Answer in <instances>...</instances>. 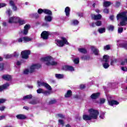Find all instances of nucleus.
<instances>
[{"mask_svg": "<svg viewBox=\"0 0 127 127\" xmlns=\"http://www.w3.org/2000/svg\"><path fill=\"white\" fill-rule=\"evenodd\" d=\"M89 115L84 114L83 115L84 121H91V120H97L99 116V111L93 109L88 110Z\"/></svg>", "mask_w": 127, "mask_h": 127, "instance_id": "f257e3e1", "label": "nucleus"}, {"mask_svg": "<svg viewBox=\"0 0 127 127\" xmlns=\"http://www.w3.org/2000/svg\"><path fill=\"white\" fill-rule=\"evenodd\" d=\"M127 11L122 12L118 14L117 16V19L119 20L120 18L121 19V21L120 24H118L119 26H125L127 24Z\"/></svg>", "mask_w": 127, "mask_h": 127, "instance_id": "f03ea898", "label": "nucleus"}, {"mask_svg": "<svg viewBox=\"0 0 127 127\" xmlns=\"http://www.w3.org/2000/svg\"><path fill=\"white\" fill-rule=\"evenodd\" d=\"M41 61L44 62L47 66H57L58 63L55 61V60L51 57H47L41 59Z\"/></svg>", "mask_w": 127, "mask_h": 127, "instance_id": "7ed1b4c3", "label": "nucleus"}, {"mask_svg": "<svg viewBox=\"0 0 127 127\" xmlns=\"http://www.w3.org/2000/svg\"><path fill=\"white\" fill-rule=\"evenodd\" d=\"M56 42L57 45H58V46H59L60 47H63L64 44H66L67 45L69 44V43H68V41H67V40H66L65 38H62V41L59 40H56Z\"/></svg>", "mask_w": 127, "mask_h": 127, "instance_id": "20e7f679", "label": "nucleus"}, {"mask_svg": "<svg viewBox=\"0 0 127 127\" xmlns=\"http://www.w3.org/2000/svg\"><path fill=\"white\" fill-rule=\"evenodd\" d=\"M38 84V87H45L48 89V90H49L50 91L51 90V86L50 85H48V84L41 81H37Z\"/></svg>", "mask_w": 127, "mask_h": 127, "instance_id": "39448f33", "label": "nucleus"}, {"mask_svg": "<svg viewBox=\"0 0 127 127\" xmlns=\"http://www.w3.org/2000/svg\"><path fill=\"white\" fill-rule=\"evenodd\" d=\"M30 55V51H23L21 53L22 58H23L24 59H28V57Z\"/></svg>", "mask_w": 127, "mask_h": 127, "instance_id": "423d86ee", "label": "nucleus"}, {"mask_svg": "<svg viewBox=\"0 0 127 127\" xmlns=\"http://www.w3.org/2000/svg\"><path fill=\"white\" fill-rule=\"evenodd\" d=\"M24 28V30L23 31H21V33H23V34H24V35H26V34L28 33V30L30 29V25H25Z\"/></svg>", "mask_w": 127, "mask_h": 127, "instance_id": "0eeeda50", "label": "nucleus"}, {"mask_svg": "<svg viewBox=\"0 0 127 127\" xmlns=\"http://www.w3.org/2000/svg\"><path fill=\"white\" fill-rule=\"evenodd\" d=\"M48 36H49V32L44 31L41 34V37L43 39H48Z\"/></svg>", "mask_w": 127, "mask_h": 127, "instance_id": "6e6552de", "label": "nucleus"}, {"mask_svg": "<svg viewBox=\"0 0 127 127\" xmlns=\"http://www.w3.org/2000/svg\"><path fill=\"white\" fill-rule=\"evenodd\" d=\"M40 68V65L39 64H33L32 66H30V73H33L34 72V70L35 69H38Z\"/></svg>", "mask_w": 127, "mask_h": 127, "instance_id": "1a4fd4ad", "label": "nucleus"}, {"mask_svg": "<svg viewBox=\"0 0 127 127\" xmlns=\"http://www.w3.org/2000/svg\"><path fill=\"white\" fill-rule=\"evenodd\" d=\"M18 19V17H11L9 18L8 22L9 23H16Z\"/></svg>", "mask_w": 127, "mask_h": 127, "instance_id": "9d476101", "label": "nucleus"}, {"mask_svg": "<svg viewBox=\"0 0 127 127\" xmlns=\"http://www.w3.org/2000/svg\"><path fill=\"white\" fill-rule=\"evenodd\" d=\"M91 17L94 20H100L102 18V15L99 14L98 15H95L94 14H91Z\"/></svg>", "mask_w": 127, "mask_h": 127, "instance_id": "9b49d317", "label": "nucleus"}, {"mask_svg": "<svg viewBox=\"0 0 127 127\" xmlns=\"http://www.w3.org/2000/svg\"><path fill=\"white\" fill-rule=\"evenodd\" d=\"M37 92L38 94H45V95H50V93L49 91H44L43 89L39 88L37 90Z\"/></svg>", "mask_w": 127, "mask_h": 127, "instance_id": "f8f14e48", "label": "nucleus"}, {"mask_svg": "<svg viewBox=\"0 0 127 127\" xmlns=\"http://www.w3.org/2000/svg\"><path fill=\"white\" fill-rule=\"evenodd\" d=\"M2 78L6 81H10L12 79L11 75L8 74H4L2 75Z\"/></svg>", "mask_w": 127, "mask_h": 127, "instance_id": "ddd939ff", "label": "nucleus"}, {"mask_svg": "<svg viewBox=\"0 0 127 127\" xmlns=\"http://www.w3.org/2000/svg\"><path fill=\"white\" fill-rule=\"evenodd\" d=\"M52 19H53V17L51 15H47L45 17V20L46 22H51L52 21Z\"/></svg>", "mask_w": 127, "mask_h": 127, "instance_id": "4468645a", "label": "nucleus"}, {"mask_svg": "<svg viewBox=\"0 0 127 127\" xmlns=\"http://www.w3.org/2000/svg\"><path fill=\"white\" fill-rule=\"evenodd\" d=\"M99 96H100V93L97 92L96 93L92 94V95L90 96V98H91L92 99L95 100L99 98Z\"/></svg>", "mask_w": 127, "mask_h": 127, "instance_id": "2eb2a0df", "label": "nucleus"}, {"mask_svg": "<svg viewBox=\"0 0 127 127\" xmlns=\"http://www.w3.org/2000/svg\"><path fill=\"white\" fill-rule=\"evenodd\" d=\"M108 103L110 106H114V105H119V104H120L119 102L116 100L109 101H108Z\"/></svg>", "mask_w": 127, "mask_h": 127, "instance_id": "dca6fc26", "label": "nucleus"}, {"mask_svg": "<svg viewBox=\"0 0 127 127\" xmlns=\"http://www.w3.org/2000/svg\"><path fill=\"white\" fill-rule=\"evenodd\" d=\"M38 103H39V100L36 99L32 100L29 102V104L33 105H37Z\"/></svg>", "mask_w": 127, "mask_h": 127, "instance_id": "f3484780", "label": "nucleus"}, {"mask_svg": "<svg viewBox=\"0 0 127 127\" xmlns=\"http://www.w3.org/2000/svg\"><path fill=\"white\" fill-rule=\"evenodd\" d=\"M91 50L93 51L95 55H99V50H98V49L95 48L94 47H92Z\"/></svg>", "mask_w": 127, "mask_h": 127, "instance_id": "a211bd4d", "label": "nucleus"}, {"mask_svg": "<svg viewBox=\"0 0 127 127\" xmlns=\"http://www.w3.org/2000/svg\"><path fill=\"white\" fill-rule=\"evenodd\" d=\"M16 117L18 120H25V119H26V117H25L24 115L22 114L17 115Z\"/></svg>", "mask_w": 127, "mask_h": 127, "instance_id": "6ab92c4d", "label": "nucleus"}, {"mask_svg": "<svg viewBox=\"0 0 127 127\" xmlns=\"http://www.w3.org/2000/svg\"><path fill=\"white\" fill-rule=\"evenodd\" d=\"M17 22H18V23H19L20 25L25 24V21L19 17H18V20H17Z\"/></svg>", "mask_w": 127, "mask_h": 127, "instance_id": "aec40b11", "label": "nucleus"}, {"mask_svg": "<svg viewBox=\"0 0 127 127\" xmlns=\"http://www.w3.org/2000/svg\"><path fill=\"white\" fill-rule=\"evenodd\" d=\"M72 96V91L68 90L65 95V98H70Z\"/></svg>", "mask_w": 127, "mask_h": 127, "instance_id": "412c9836", "label": "nucleus"}, {"mask_svg": "<svg viewBox=\"0 0 127 127\" xmlns=\"http://www.w3.org/2000/svg\"><path fill=\"white\" fill-rule=\"evenodd\" d=\"M70 7H65L64 11H65L66 16H69V15L70 14Z\"/></svg>", "mask_w": 127, "mask_h": 127, "instance_id": "4be33fe9", "label": "nucleus"}, {"mask_svg": "<svg viewBox=\"0 0 127 127\" xmlns=\"http://www.w3.org/2000/svg\"><path fill=\"white\" fill-rule=\"evenodd\" d=\"M30 17H31L32 18H38L39 17V15H38V13H37L30 14Z\"/></svg>", "mask_w": 127, "mask_h": 127, "instance_id": "5701e85b", "label": "nucleus"}, {"mask_svg": "<svg viewBox=\"0 0 127 127\" xmlns=\"http://www.w3.org/2000/svg\"><path fill=\"white\" fill-rule=\"evenodd\" d=\"M24 42H29V41H31L32 39L29 37H23Z\"/></svg>", "mask_w": 127, "mask_h": 127, "instance_id": "b1692460", "label": "nucleus"}, {"mask_svg": "<svg viewBox=\"0 0 127 127\" xmlns=\"http://www.w3.org/2000/svg\"><path fill=\"white\" fill-rule=\"evenodd\" d=\"M30 99H32V95L29 94L28 95H26L25 96H23V100H30Z\"/></svg>", "mask_w": 127, "mask_h": 127, "instance_id": "393cba45", "label": "nucleus"}, {"mask_svg": "<svg viewBox=\"0 0 127 127\" xmlns=\"http://www.w3.org/2000/svg\"><path fill=\"white\" fill-rule=\"evenodd\" d=\"M102 62H105V63H108V62H109V56L107 55H104L103 56Z\"/></svg>", "mask_w": 127, "mask_h": 127, "instance_id": "a878e982", "label": "nucleus"}, {"mask_svg": "<svg viewBox=\"0 0 127 127\" xmlns=\"http://www.w3.org/2000/svg\"><path fill=\"white\" fill-rule=\"evenodd\" d=\"M44 13L48 14L49 15H52V12L51 10L47 9H44Z\"/></svg>", "mask_w": 127, "mask_h": 127, "instance_id": "bb28decb", "label": "nucleus"}, {"mask_svg": "<svg viewBox=\"0 0 127 127\" xmlns=\"http://www.w3.org/2000/svg\"><path fill=\"white\" fill-rule=\"evenodd\" d=\"M78 51L80 52V53L86 54L87 53V50L84 48H79L78 49Z\"/></svg>", "mask_w": 127, "mask_h": 127, "instance_id": "cd10ccee", "label": "nucleus"}, {"mask_svg": "<svg viewBox=\"0 0 127 127\" xmlns=\"http://www.w3.org/2000/svg\"><path fill=\"white\" fill-rule=\"evenodd\" d=\"M98 31L100 34L104 33V32H106V28H100L98 29Z\"/></svg>", "mask_w": 127, "mask_h": 127, "instance_id": "c85d7f7f", "label": "nucleus"}, {"mask_svg": "<svg viewBox=\"0 0 127 127\" xmlns=\"http://www.w3.org/2000/svg\"><path fill=\"white\" fill-rule=\"evenodd\" d=\"M111 4H112L111 1H105L104 2V5L105 6V7H107V6H110Z\"/></svg>", "mask_w": 127, "mask_h": 127, "instance_id": "c756f323", "label": "nucleus"}, {"mask_svg": "<svg viewBox=\"0 0 127 127\" xmlns=\"http://www.w3.org/2000/svg\"><path fill=\"white\" fill-rule=\"evenodd\" d=\"M55 76L57 79H62L64 77V75L62 74H56Z\"/></svg>", "mask_w": 127, "mask_h": 127, "instance_id": "7c9ffc66", "label": "nucleus"}, {"mask_svg": "<svg viewBox=\"0 0 127 127\" xmlns=\"http://www.w3.org/2000/svg\"><path fill=\"white\" fill-rule=\"evenodd\" d=\"M12 57H16L17 58L18 56H19V53H18L17 52H15L13 54H12Z\"/></svg>", "mask_w": 127, "mask_h": 127, "instance_id": "2f4dec72", "label": "nucleus"}, {"mask_svg": "<svg viewBox=\"0 0 127 127\" xmlns=\"http://www.w3.org/2000/svg\"><path fill=\"white\" fill-rule=\"evenodd\" d=\"M73 62L74 63V64H79L80 59L78 58H75L73 60Z\"/></svg>", "mask_w": 127, "mask_h": 127, "instance_id": "473e14b6", "label": "nucleus"}, {"mask_svg": "<svg viewBox=\"0 0 127 127\" xmlns=\"http://www.w3.org/2000/svg\"><path fill=\"white\" fill-rule=\"evenodd\" d=\"M4 58H5L6 59H8L9 58H12V54H8V55H5L4 56Z\"/></svg>", "mask_w": 127, "mask_h": 127, "instance_id": "72a5a7b5", "label": "nucleus"}, {"mask_svg": "<svg viewBox=\"0 0 127 127\" xmlns=\"http://www.w3.org/2000/svg\"><path fill=\"white\" fill-rule=\"evenodd\" d=\"M121 2L119 1H117L115 3V7H120V6H121Z\"/></svg>", "mask_w": 127, "mask_h": 127, "instance_id": "f704fd0d", "label": "nucleus"}, {"mask_svg": "<svg viewBox=\"0 0 127 127\" xmlns=\"http://www.w3.org/2000/svg\"><path fill=\"white\" fill-rule=\"evenodd\" d=\"M99 118H100V119H101L102 120H104V119H105V113L101 112L100 113Z\"/></svg>", "mask_w": 127, "mask_h": 127, "instance_id": "c9c22d12", "label": "nucleus"}, {"mask_svg": "<svg viewBox=\"0 0 127 127\" xmlns=\"http://www.w3.org/2000/svg\"><path fill=\"white\" fill-rule=\"evenodd\" d=\"M103 66L105 69H108L109 67H110V65H109V64L106 63L103 64Z\"/></svg>", "mask_w": 127, "mask_h": 127, "instance_id": "e433bc0d", "label": "nucleus"}, {"mask_svg": "<svg viewBox=\"0 0 127 127\" xmlns=\"http://www.w3.org/2000/svg\"><path fill=\"white\" fill-rule=\"evenodd\" d=\"M81 58L82 60H89V59H90V57H89V56L87 57L86 56H83L81 57Z\"/></svg>", "mask_w": 127, "mask_h": 127, "instance_id": "4c0bfd02", "label": "nucleus"}, {"mask_svg": "<svg viewBox=\"0 0 127 127\" xmlns=\"http://www.w3.org/2000/svg\"><path fill=\"white\" fill-rule=\"evenodd\" d=\"M29 73H30V70L28 69H26L23 71V73L25 74V75H27V74H29Z\"/></svg>", "mask_w": 127, "mask_h": 127, "instance_id": "58836bf2", "label": "nucleus"}, {"mask_svg": "<svg viewBox=\"0 0 127 127\" xmlns=\"http://www.w3.org/2000/svg\"><path fill=\"white\" fill-rule=\"evenodd\" d=\"M95 25H96V26H101L102 25V21H97L95 23Z\"/></svg>", "mask_w": 127, "mask_h": 127, "instance_id": "ea45409f", "label": "nucleus"}, {"mask_svg": "<svg viewBox=\"0 0 127 127\" xmlns=\"http://www.w3.org/2000/svg\"><path fill=\"white\" fill-rule=\"evenodd\" d=\"M104 50H110L111 49V46L110 45H107L104 47Z\"/></svg>", "mask_w": 127, "mask_h": 127, "instance_id": "a19ab883", "label": "nucleus"}, {"mask_svg": "<svg viewBox=\"0 0 127 127\" xmlns=\"http://www.w3.org/2000/svg\"><path fill=\"white\" fill-rule=\"evenodd\" d=\"M72 22L73 25H77V24H79V22L77 20H73L72 21Z\"/></svg>", "mask_w": 127, "mask_h": 127, "instance_id": "79ce46f5", "label": "nucleus"}, {"mask_svg": "<svg viewBox=\"0 0 127 127\" xmlns=\"http://www.w3.org/2000/svg\"><path fill=\"white\" fill-rule=\"evenodd\" d=\"M8 87H9V83H5L2 86V88H3V89H6V88H8Z\"/></svg>", "mask_w": 127, "mask_h": 127, "instance_id": "37998d69", "label": "nucleus"}, {"mask_svg": "<svg viewBox=\"0 0 127 127\" xmlns=\"http://www.w3.org/2000/svg\"><path fill=\"white\" fill-rule=\"evenodd\" d=\"M42 26L44 27H49V24L47 22H44L43 23Z\"/></svg>", "mask_w": 127, "mask_h": 127, "instance_id": "c03bdc74", "label": "nucleus"}, {"mask_svg": "<svg viewBox=\"0 0 127 127\" xmlns=\"http://www.w3.org/2000/svg\"><path fill=\"white\" fill-rule=\"evenodd\" d=\"M74 67H73V66L68 65L67 71H74Z\"/></svg>", "mask_w": 127, "mask_h": 127, "instance_id": "a18cd8bd", "label": "nucleus"}, {"mask_svg": "<svg viewBox=\"0 0 127 127\" xmlns=\"http://www.w3.org/2000/svg\"><path fill=\"white\" fill-rule=\"evenodd\" d=\"M117 62V59H113L111 62V65L112 66L114 65V64H115V63H116Z\"/></svg>", "mask_w": 127, "mask_h": 127, "instance_id": "49530a36", "label": "nucleus"}, {"mask_svg": "<svg viewBox=\"0 0 127 127\" xmlns=\"http://www.w3.org/2000/svg\"><path fill=\"white\" fill-rule=\"evenodd\" d=\"M108 28L109 30H111V31H113L114 30V26L113 25H110L108 27Z\"/></svg>", "mask_w": 127, "mask_h": 127, "instance_id": "de8ad7c7", "label": "nucleus"}, {"mask_svg": "<svg viewBox=\"0 0 127 127\" xmlns=\"http://www.w3.org/2000/svg\"><path fill=\"white\" fill-rule=\"evenodd\" d=\"M6 13L7 14H8V15H10V14H11V13H12V11H11V10H10V9H7V11H6Z\"/></svg>", "mask_w": 127, "mask_h": 127, "instance_id": "09e8293b", "label": "nucleus"}, {"mask_svg": "<svg viewBox=\"0 0 127 127\" xmlns=\"http://www.w3.org/2000/svg\"><path fill=\"white\" fill-rule=\"evenodd\" d=\"M42 12H44V9L40 8L38 10V13H39V14H41Z\"/></svg>", "mask_w": 127, "mask_h": 127, "instance_id": "8fccbe9b", "label": "nucleus"}, {"mask_svg": "<svg viewBox=\"0 0 127 127\" xmlns=\"http://www.w3.org/2000/svg\"><path fill=\"white\" fill-rule=\"evenodd\" d=\"M69 65H64L63 67V69H64V71H68V68Z\"/></svg>", "mask_w": 127, "mask_h": 127, "instance_id": "3c124183", "label": "nucleus"}, {"mask_svg": "<svg viewBox=\"0 0 127 127\" xmlns=\"http://www.w3.org/2000/svg\"><path fill=\"white\" fill-rule=\"evenodd\" d=\"M21 63H22V61H17L16 63V65H17V66H20V65H21Z\"/></svg>", "mask_w": 127, "mask_h": 127, "instance_id": "603ef678", "label": "nucleus"}, {"mask_svg": "<svg viewBox=\"0 0 127 127\" xmlns=\"http://www.w3.org/2000/svg\"><path fill=\"white\" fill-rule=\"evenodd\" d=\"M17 42H19V43H21V42H22V41H23V37L22 38H19L18 39H17Z\"/></svg>", "mask_w": 127, "mask_h": 127, "instance_id": "864d4df0", "label": "nucleus"}, {"mask_svg": "<svg viewBox=\"0 0 127 127\" xmlns=\"http://www.w3.org/2000/svg\"><path fill=\"white\" fill-rule=\"evenodd\" d=\"M124 31V28L123 27L119 28L118 33H122Z\"/></svg>", "mask_w": 127, "mask_h": 127, "instance_id": "5fc2aeb1", "label": "nucleus"}, {"mask_svg": "<svg viewBox=\"0 0 127 127\" xmlns=\"http://www.w3.org/2000/svg\"><path fill=\"white\" fill-rule=\"evenodd\" d=\"M4 65L3 64H0V71L3 70Z\"/></svg>", "mask_w": 127, "mask_h": 127, "instance_id": "6e6d98bb", "label": "nucleus"}, {"mask_svg": "<svg viewBox=\"0 0 127 127\" xmlns=\"http://www.w3.org/2000/svg\"><path fill=\"white\" fill-rule=\"evenodd\" d=\"M100 104H104L105 102H106V99H105L104 98H101L100 99Z\"/></svg>", "mask_w": 127, "mask_h": 127, "instance_id": "4d7b16f0", "label": "nucleus"}, {"mask_svg": "<svg viewBox=\"0 0 127 127\" xmlns=\"http://www.w3.org/2000/svg\"><path fill=\"white\" fill-rule=\"evenodd\" d=\"M58 116L61 119H65V116L63 114H58Z\"/></svg>", "mask_w": 127, "mask_h": 127, "instance_id": "13d9d810", "label": "nucleus"}, {"mask_svg": "<svg viewBox=\"0 0 127 127\" xmlns=\"http://www.w3.org/2000/svg\"><path fill=\"white\" fill-rule=\"evenodd\" d=\"M121 65L122 66H125V65H126L127 64V62H126V60L124 61H123L121 63Z\"/></svg>", "mask_w": 127, "mask_h": 127, "instance_id": "bf43d9fd", "label": "nucleus"}, {"mask_svg": "<svg viewBox=\"0 0 127 127\" xmlns=\"http://www.w3.org/2000/svg\"><path fill=\"white\" fill-rule=\"evenodd\" d=\"M121 69H122V71H127V66H122L121 67Z\"/></svg>", "mask_w": 127, "mask_h": 127, "instance_id": "052dcab7", "label": "nucleus"}, {"mask_svg": "<svg viewBox=\"0 0 127 127\" xmlns=\"http://www.w3.org/2000/svg\"><path fill=\"white\" fill-rule=\"evenodd\" d=\"M4 6H6V4H5L4 3H0V7H3Z\"/></svg>", "mask_w": 127, "mask_h": 127, "instance_id": "680f3d73", "label": "nucleus"}, {"mask_svg": "<svg viewBox=\"0 0 127 127\" xmlns=\"http://www.w3.org/2000/svg\"><path fill=\"white\" fill-rule=\"evenodd\" d=\"M59 124H60L61 125H62V126H64V121H63V120H59Z\"/></svg>", "mask_w": 127, "mask_h": 127, "instance_id": "e2e57ef3", "label": "nucleus"}, {"mask_svg": "<svg viewBox=\"0 0 127 127\" xmlns=\"http://www.w3.org/2000/svg\"><path fill=\"white\" fill-rule=\"evenodd\" d=\"M6 100L3 99H0V104H3Z\"/></svg>", "mask_w": 127, "mask_h": 127, "instance_id": "0e129e2a", "label": "nucleus"}, {"mask_svg": "<svg viewBox=\"0 0 127 127\" xmlns=\"http://www.w3.org/2000/svg\"><path fill=\"white\" fill-rule=\"evenodd\" d=\"M56 100H52L50 101V104H56Z\"/></svg>", "mask_w": 127, "mask_h": 127, "instance_id": "69168bd1", "label": "nucleus"}, {"mask_svg": "<svg viewBox=\"0 0 127 127\" xmlns=\"http://www.w3.org/2000/svg\"><path fill=\"white\" fill-rule=\"evenodd\" d=\"M9 3L11 6H13V5H14V2L12 0H10Z\"/></svg>", "mask_w": 127, "mask_h": 127, "instance_id": "338daca9", "label": "nucleus"}, {"mask_svg": "<svg viewBox=\"0 0 127 127\" xmlns=\"http://www.w3.org/2000/svg\"><path fill=\"white\" fill-rule=\"evenodd\" d=\"M122 46L127 49V44H122Z\"/></svg>", "mask_w": 127, "mask_h": 127, "instance_id": "774afa93", "label": "nucleus"}]
</instances>
